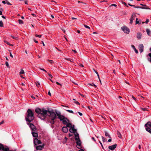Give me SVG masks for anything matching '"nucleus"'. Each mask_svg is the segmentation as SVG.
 <instances>
[{"instance_id": "nucleus-64", "label": "nucleus", "mask_w": 151, "mask_h": 151, "mask_svg": "<svg viewBox=\"0 0 151 151\" xmlns=\"http://www.w3.org/2000/svg\"><path fill=\"white\" fill-rule=\"evenodd\" d=\"M92 139V140H93L94 141H96V140L95 139H94V138L93 137H92V138H91Z\"/></svg>"}, {"instance_id": "nucleus-37", "label": "nucleus", "mask_w": 151, "mask_h": 151, "mask_svg": "<svg viewBox=\"0 0 151 151\" xmlns=\"http://www.w3.org/2000/svg\"><path fill=\"white\" fill-rule=\"evenodd\" d=\"M19 22L20 24H22L23 23V21L19 19Z\"/></svg>"}, {"instance_id": "nucleus-8", "label": "nucleus", "mask_w": 151, "mask_h": 151, "mask_svg": "<svg viewBox=\"0 0 151 151\" xmlns=\"http://www.w3.org/2000/svg\"><path fill=\"white\" fill-rule=\"evenodd\" d=\"M136 17V15L135 14H133L132 15L130 19V22H129L130 24H132L133 21V20H134Z\"/></svg>"}, {"instance_id": "nucleus-26", "label": "nucleus", "mask_w": 151, "mask_h": 151, "mask_svg": "<svg viewBox=\"0 0 151 151\" xmlns=\"http://www.w3.org/2000/svg\"><path fill=\"white\" fill-rule=\"evenodd\" d=\"M94 71L95 72V73L97 75V76H98V77L99 79V80L100 82V83H101V81L100 79L99 78V74L95 70H94Z\"/></svg>"}, {"instance_id": "nucleus-38", "label": "nucleus", "mask_w": 151, "mask_h": 151, "mask_svg": "<svg viewBox=\"0 0 151 151\" xmlns=\"http://www.w3.org/2000/svg\"><path fill=\"white\" fill-rule=\"evenodd\" d=\"M141 109H142L143 111H148V109L147 108H141Z\"/></svg>"}, {"instance_id": "nucleus-34", "label": "nucleus", "mask_w": 151, "mask_h": 151, "mask_svg": "<svg viewBox=\"0 0 151 151\" xmlns=\"http://www.w3.org/2000/svg\"><path fill=\"white\" fill-rule=\"evenodd\" d=\"M0 27H3V23L2 21H0Z\"/></svg>"}, {"instance_id": "nucleus-51", "label": "nucleus", "mask_w": 151, "mask_h": 151, "mask_svg": "<svg viewBox=\"0 0 151 151\" xmlns=\"http://www.w3.org/2000/svg\"><path fill=\"white\" fill-rule=\"evenodd\" d=\"M135 8H140V9H141V8H142V7L139 6H135Z\"/></svg>"}, {"instance_id": "nucleus-57", "label": "nucleus", "mask_w": 151, "mask_h": 151, "mask_svg": "<svg viewBox=\"0 0 151 151\" xmlns=\"http://www.w3.org/2000/svg\"><path fill=\"white\" fill-rule=\"evenodd\" d=\"M28 1H24L25 4H28Z\"/></svg>"}, {"instance_id": "nucleus-58", "label": "nucleus", "mask_w": 151, "mask_h": 151, "mask_svg": "<svg viewBox=\"0 0 151 151\" xmlns=\"http://www.w3.org/2000/svg\"><path fill=\"white\" fill-rule=\"evenodd\" d=\"M73 61H74V60L73 59H71L70 60V61L71 62H73Z\"/></svg>"}, {"instance_id": "nucleus-24", "label": "nucleus", "mask_w": 151, "mask_h": 151, "mask_svg": "<svg viewBox=\"0 0 151 151\" xmlns=\"http://www.w3.org/2000/svg\"><path fill=\"white\" fill-rule=\"evenodd\" d=\"M105 135L106 137H108L109 138H111V137L109 133L106 131L105 132Z\"/></svg>"}, {"instance_id": "nucleus-52", "label": "nucleus", "mask_w": 151, "mask_h": 151, "mask_svg": "<svg viewBox=\"0 0 151 151\" xmlns=\"http://www.w3.org/2000/svg\"><path fill=\"white\" fill-rule=\"evenodd\" d=\"M114 6L115 7H116L117 6V5L115 4H112L111 5V6Z\"/></svg>"}, {"instance_id": "nucleus-36", "label": "nucleus", "mask_w": 151, "mask_h": 151, "mask_svg": "<svg viewBox=\"0 0 151 151\" xmlns=\"http://www.w3.org/2000/svg\"><path fill=\"white\" fill-rule=\"evenodd\" d=\"M36 83V85L37 86V87H39V86L40 85V83L38 82H37Z\"/></svg>"}, {"instance_id": "nucleus-40", "label": "nucleus", "mask_w": 151, "mask_h": 151, "mask_svg": "<svg viewBox=\"0 0 151 151\" xmlns=\"http://www.w3.org/2000/svg\"><path fill=\"white\" fill-rule=\"evenodd\" d=\"M48 61L50 62V63L52 64L53 63V60H48Z\"/></svg>"}, {"instance_id": "nucleus-6", "label": "nucleus", "mask_w": 151, "mask_h": 151, "mask_svg": "<svg viewBox=\"0 0 151 151\" xmlns=\"http://www.w3.org/2000/svg\"><path fill=\"white\" fill-rule=\"evenodd\" d=\"M122 30L124 32L127 34H129V28L125 26H124L122 27Z\"/></svg>"}, {"instance_id": "nucleus-63", "label": "nucleus", "mask_w": 151, "mask_h": 151, "mask_svg": "<svg viewBox=\"0 0 151 151\" xmlns=\"http://www.w3.org/2000/svg\"><path fill=\"white\" fill-rule=\"evenodd\" d=\"M132 98L134 100H135L136 99V98L134 97L133 96H132Z\"/></svg>"}, {"instance_id": "nucleus-18", "label": "nucleus", "mask_w": 151, "mask_h": 151, "mask_svg": "<svg viewBox=\"0 0 151 151\" xmlns=\"http://www.w3.org/2000/svg\"><path fill=\"white\" fill-rule=\"evenodd\" d=\"M76 134H75V139H76V140H77V141H78V140H80L79 139V134H78L76 133Z\"/></svg>"}, {"instance_id": "nucleus-20", "label": "nucleus", "mask_w": 151, "mask_h": 151, "mask_svg": "<svg viewBox=\"0 0 151 151\" xmlns=\"http://www.w3.org/2000/svg\"><path fill=\"white\" fill-rule=\"evenodd\" d=\"M146 31L147 35L149 36H151V32L148 29H147Z\"/></svg>"}, {"instance_id": "nucleus-28", "label": "nucleus", "mask_w": 151, "mask_h": 151, "mask_svg": "<svg viewBox=\"0 0 151 151\" xmlns=\"http://www.w3.org/2000/svg\"><path fill=\"white\" fill-rule=\"evenodd\" d=\"M88 84L89 85L91 86H93L95 88H96L97 87L96 86L95 84L94 83H92V84L88 83Z\"/></svg>"}, {"instance_id": "nucleus-12", "label": "nucleus", "mask_w": 151, "mask_h": 151, "mask_svg": "<svg viewBox=\"0 0 151 151\" xmlns=\"http://www.w3.org/2000/svg\"><path fill=\"white\" fill-rule=\"evenodd\" d=\"M117 146V145L116 144H115L114 145H112L111 146H110L108 148L109 149L111 150H113L114 149H115Z\"/></svg>"}, {"instance_id": "nucleus-4", "label": "nucleus", "mask_w": 151, "mask_h": 151, "mask_svg": "<svg viewBox=\"0 0 151 151\" xmlns=\"http://www.w3.org/2000/svg\"><path fill=\"white\" fill-rule=\"evenodd\" d=\"M48 112L50 114L49 116L51 118V119L55 120L56 118V116H57L56 112L55 113L53 111H48Z\"/></svg>"}, {"instance_id": "nucleus-11", "label": "nucleus", "mask_w": 151, "mask_h": 151, "mask_svg": "<svg viewBox=\"0 0 151 151\" xmlns=\"http://www.w3.org/2000/svg\"><path fill=\"white\" fill-rule=\"evenodd\" d=\"M139 50L140 52H142L143 51L144 46L142 44H140L139 46Z\"/></svg>"}, {"instance_id": "nucleus-2", "label": "nucleus", "mask_w": 151, "mask_h": 151, "mask_svg": "<svg viewBox=\"0 0 151 151\" xmlns=\"http://www.w3.org/2000/svg\"><path fill=\"white\" fill-rule=\"evenodd\" d=\"M34 118V114L32 110L30 109H28L27 111V116L25 118L26 121L30 122H32Z\"/></svg>"}, {"instance_id": "nucleus-17", "label": "nucleus", "mask_w": 151, "mask_h": 151, "mask_svg": "<svg viewBox=\"0 0 151 151\" xmlns=\"http://www.w3.org/2000/svg\"><path fill=\"white\" fill-rule=\"evenodd\" d=\"M142 34L138 32L137 33V37L138 39H141Z\"/></svg>"}, {"instance_id": "nucleus-48", "label": "nucleus", "mask_w": 151, "mask_h": 151, "mask_svg": "<svg viewBox=\"0 0 151 151\" xmlns=\"http://www.w3.org/2000/svg\"><path fill=\"white\" fill-rule=\"evenodd\" d=\"M134 50L135 51V52L136 53H138V51L136 49H135Z\"/></svg>"}, {"instance_id": "nucleus-30", "label": "nucleus", "mask_w": 151, "mask_h": 151, "mask_svg": "<svg viewBox=\"0 0 151 151\" xmlns=\"http://www.w3.org/2000/svg\"><path fill=\"white\" fill-rule=\"evenodd\" d=\"M136 24H140V23H139V21L138 20V19L137 18L136 19Z\"/></svg>"}, {"instance_id": "nucleus-16", "label": "nucleus", "mask_w": 151, "mask_h": 151, "mask_svg": "<svg viewBox=\"0 0 151 151\" xmlns=\"http://www.w3.org/2000/svg\"><path fill=\"white\" fill-rule=\"evenodd\" d=\"M140 5L143 6L142 7V8H141V9H150L148 7H147V6L146 5L143 4H140Z\"/></svg>"}, {"instance_id": "nucleus-9", "label": "nucleus", "mask_w": 151, "mask_h": 151, "mask_svg": "<svg viewBox=\"0 0 151 151\" xmlns=\"http://www.w3.org/2000/svg\"><path fill=\"white\" fill-rule=\"evenodd\" d=\"M69 131L71 133H75L76 131V130L75 129L74 125H73L70 129H69Z\"/></svg>"}, {"instance_id": "nucleus-15", "label": "nucleus", "mask_w": 151, "mask_h": 151, "mask_svg": "<svg viewBox=\"0 0 151 151\" xmlns=\"http://www.w3.org/2000/svg\"><path fill=\"white\" fill-rule=\"evenodd\" d=\"M43 146L41 145H39L36 147V149L37 150H42Z\"/></svg>"}, {"instance_id": "nucleus-32", "label": "nucleus", "mask_w": 151, "mask_h": 151, "mask_svg": "<svg viewBox=\"0 0 151 151\" xmlns=\"http://www.w3.org/2000/svg\"><path fill=\"white\" fill-rule=\"evenodd\" d=\"M35 36L36 37H38L39 38H41L42 35H38L37 34H35Z\"/></svg>"}, {"instance_id": "nucleus-25", "label": "nucleus", "mask_w": 151, "mask_h": 151, "mask_svg": "<svg viewBox=\"0 0 151 151\" xmlns=\"http://www.w3.org/2000/svg\"><path fill=\"white\" fill-rule=\"evenodd\" d=\"M72 126V125L69 122L68 123L66 124V127L71 128Z\"/></svg>"}, {"instance_id": "nucleus-21", "label": "nucleus", "mask_w": 151, "mask_h": 151, "mask_svg": "<svg viewBox=\"0 0 151 151\" xmlns=\"http://www.w3.org/2000/svg\"><path fill=\"white\" fill-rule=\"evenodd\" d=\"M150 50L151 52V47L150 48ZM148 56L150 58H148L147 60L148 61H150L151 63V53H150L148 54Z\"/></svg>"}, {"instance_id": "nucleus-3", "label": "nucleus", "mask_w": 151, "mask_h": 151, "mask_svg": "<svg viewBox=\"0 0 151 151\" xmlns=\"http://www.w3.org/2000/svg\"><path fill=\"white\" fill-rule=\"evenodd\" d=\"M56 112L58 118L60 121H62V122L64 124H66L68 123L69 122V120L64 116L62 115L60 112L56 111Z\"/></svg>"}, {"instance_id": "nucleus-53", "label": "nucleus", "mask_w": 151, "mask_h": 151, "mask_svg": "<svg viewBox=\"0 0 151 151\" xmlns=\"http://www.w3.org/2000/svg\"><path fill=\"white\" fill-rule=\"evenodd\" d=\"M132 48L133 49H134V50L136 49L134 46L133 45H132Z\"/></svg>"}, {"instance_id": "nucleus-46", "label": "nucleus", "mask_w": 151, "mask_h": 151, "mask_svg": "<svg viewBox=\"0 0 151 151\" xmlns=\"http://www.w3.org/2000/svg\"><path fill=\"white\" fill-rule=\"evenodd\" d=\"M40 69L41 70H43V71H45V72H47L44 69H43V68H40Z\"/></svg>"}, {"instance_id": "nucleus-41", "label": "nucleus", "mask_w": 151, "mask_h": 151, "mask_svg": "<svg viewBox=\"0 0 151 151\" xmlns=\"http://www.w3.org/2000/svg\"><path fill=\"white\" fill-rule=\"evenodd\" d=\"M5 64L7 67H9V64L7 62H6Z\"/></svg>"}, {"instance_id": "nucleus-49", "label": "nucleus", "mask_w": 151, "mask_h": 151, "mask_svg": "<svg viewBox=\"0 0 151 151\" xmlns=\"http://www.w3.org/2000/svg\"><path fill=\"white\" fill-rule=\"evenodd\" d=\"M149 21V20L148 19H147L145 21V23L146 24H147Z\"/></svg>"}, {"instance_id": "nucleus-56", "label": "nucleus", "mask_w": 151, "mask_h": 151, "mask_svg": "<svg viewBox=\"0 0 151 151\" xmlns=\"http://www.w3.org/2000/svg\"><path fill=\"white\" fill-rule=\"evenodd\" d=\"M4 120H2L1 122H0V125H1V124H3L4 122Z\"/></svg>"}, {"instance_id": "nucleus-1", "label": "nucleus", "mask_w": 151, "mask_h": 151, "mask_svg": "<svg viewBox=\"0 0 151 151\" xmlns=\"http://www.w3.org/2000/svg\"><path fill=\"white\" fill-rule=\"evenodd\" d=\"M35 111L36 113L38 114V117L42 120H44L45 119L47 116V113L48 112V110H45L44 108L40 109L37 108L36 109Z\"/></svg>"}, {"instance_id": "nucleus-35", "label": "nucleus", "mask_w": 151, "mask_h": 151, "mask_svg": "<svg viewBox=\"0 0 151 151\" xmlns=\"http://www.w3.org/2000/svg\"><path fill=\"white\" fill-rule=\"evenodd\" d=\"M66 111H68V112L70 113H73V114L74 113L73 112L72 110H66Z\"/></svg>"}, {"instance_id": "nucleus-45", "label": "nucleus", "mask_w": 151, "mask_h": 151, "mask_svg": "<svg viewBox=\"0 0 151 151\" xmlns=\"http://www.w3.org/2000/svg\"><path fill=\"white\" fill-rule=\"evenodd\" d=\"M56 84H57L58 85H60L61 86H62V84H61L60 83H59L58 82L56 81Z\"/></svg>"}, {"instance_id": "nucleus-55", "label": "nucleus", "mask_w": 151, "mask_h": 151, "mask_svg": "<svg viewBox=\"0 0 151 151\" xmlns=\"http://www.w3.org/2000/svg\"><path fill=\"white\" fill-rule=\"evenodd\" d=\"M128 4L130 6H132V7H135V6L134 5H131V4Z\"/></svg>"}, {"instance_id": "nucleus-33", "label": "nucleus", "mask_w": 151, "mask_h": 151, "mask_svg": "<svg viewBox=\"0 0 151 151\" xmlns=\"http://www.w3.org/2000/svg\"><path fill=\"white\" fill-rule=\"evenodd\" d=\"M54 120L51 119L50 121V123L52 124H53L55 123Z\"/></svg>"}, {"instance_id": "nucleus-27", "label": "nucleus", "mask_w": 151, "mask_h": 151, "mask_svg": "<svg viewBox=\"0 0 151 151\" xmlns=\"http://www.w3.org/2000/svg\"><path fill=\"white\" fill-rule=\"evenodd\" d=\"M117 135H118V137L119 138H122V135L118 131H117Z\"/></svg>"}, {"instance_id": "nucleus-13", "label": "nucleus", "mask_w": 151, "mask_h": 151, "mask_svg": "<svg viewBox=\"0 0 151 151\" xmlns=\"http://www.w3.org/2000/svg\"><path fill=\"white\" fill-rule=\"evenodd\" d=\"M76 143L77 144V146H78L77 147V148L79 149L80 148L81 146V142L80 140H78V141L76 142Z\"/></svg>"}, {"instance_id": "nucleus-42", "label": "nucleus", "mask_w": 151, "mask_h": 151, "mask_svg": "<svg viewBox=\"0 0 151 151\" xmlns=\"http://www.w3.org/2000/svg\"><path fill=\"white\" fill-rule=\"evenodd\" d=\"M74 103H75L76 104H77V105L80 104L79 103L78 101H75L74 102Z\"/></svg>"}, {"instance_id": "nucleus-22", "label": "nucleus", "mask_w": 151, "mask_h": 151, "mask_svg": "<svg viewBox=\"0 0 151 151\" xmlns=\"http://www.w3.org/2000/svg\"><path fill=\"white\" fill-rule=\"evenodd\" d=\"M3 151H12V150H10L9 148L7 147H4L3 149Z\"/></svg>"}, {"instance_id": "nucleus-14", "label": "nucleus", "mask_w": 151, "mask_h": 151, "mask_svg": "<svg viewBox=\"0 0 151 151\" xmlns=\"http://www.w3.org/2000/svg\"><path fill=\"white\" fill-rule=\"evenodd\" d=\"M62 131L65 133H66L68 131L67 127H63L62 128Z\"/></svg>"}, {"instance_id": "nucleus-29", "label": "nucleus", "mask_w": 151, "mask_h": 151, "mask_svg": "<svg viewBox=\"0 0 151 151\" xmlns=\"http://www.w3.org/2000/svg\"><path fill=\"white\" fill-rule=\"evenodd\" d=\"M24 72L23 69H21L20 72H19L20 74H24Z\"/></svg>"}, {"instance_id": "nucleus-5", "label": "nucleus", "mask_w": 151, "mask_h": 151, "mask_svg": "<svg viewBox=\"0 0 151 151\" xmlns=\"http://www.w3.org/2000/svg\"><path fill=\"white\" fill-rule=\"evenodd\" d=\"M146 128V129L147 131L148 132H151V122H148L145 125Z\"/></svg>"}, {"instance_id": "nucleus-44", "label": "nucleus", "mask_w": 151, "mask_h": 151, "mask_svg": "<svg viewBox=\"0 0 151 151\" xmlns=\"http://www.w3.org/2000/svg\"><path fill=\"white\" fill-rule=\"evenodd\" d=\"M12 37L14 39H15V40H17V37H14V36H12Z\"/></svg>"}, {"instance_id": "nucleus-23", "label": "nucleus", "mask_w": 151, "mask_h": 151, "mask_svg": "<svg viewBox=\"0 0 151 151\" xmlns=\"http://www.w3.org/2000/svg\"><path fill=\"white\" fill-rule=\"evenodd\" d=\"M4 146L3 145L0 143V151H3Z\"/></svg>"}, {"instance_id": "nucleus-59", "label": "nucleus", "mask_w": 151, "mask_h": 151, "mask_svg": "<svg viewBox=\"0 0 151 151\" xmlns=\"http://www.w3.org/2000/svg\"><path fill=\"white\" fill-rule=\"evenodd\" d=\"M78 113L79 114V115L80 116H81L82 115V114L80 112H78Z\"/></svg>"}, {"instance_id": "nucleus-62", "label": "nucleus", "mask_w": 151, "mask_h": 151, "mask_svg": "<svg viewBox=\"0 0 151 151\" xmlns=\"http://www.w3.org/2000/svg\"><path fill=\"white\" fill-rule=\"evenodd\" d=\"M10 57H11L12 58L13 57V55H12V53L11 52L10 53Z\"/></svg>"}, {"instance_id": "nucleus-31", "label": "nucleus", "mask_w": 151, "mask_h": 151, "mask_svg": "<svg viewBox=\"0 0 151 151\" xmlns=\"http://www.w3.org/2000/svg\"><path fill=\"white\" fill-rule=\"evenodd\" d=\"M101 137H102V141H103V142H105L106 141V139L105 138H104L103 136H102Z\"/></svg>"}, {"instance_id": "nucleus-47", "label": "nucleus", "mask_w": 151, "mask_h": 151, "mask_svg": "<svg viewBox=\"0 0 151 151\" xmlns=\"http://www.w3.org/2000/svg\"><path fill=\"white\" fill-rule=\"evenodd\" d=\"M99 143H100V144H101V147H102V148H103V149H104V147H103V145H102V143H101V142H100V141H99Z\"/></svg>"}, {"instance_id": "nucleus-61", "label": "nucleus", "mask_w": 151, "mask_h": 151, "mask_svg": "<svg viewBox=\"0 0 151 151\" xmlns=\"http://www.w3.org/2000/svg\"><path fill=\"white\" fill-rule=\"evenodd\" d=\"M72 51L73 52H74L75 53H77V51L76 50H72Z\"/></svg>"}, {"instance_id": "nucleus-60", "label": "nucleus", "mask_w": 151, "mask_h": 151, "mask_svg": "<svg viewBox=\"0 0 151 151\" xmlns=\"http://www.w3.org/2000/svg\"><path fill=\"white\" fill-rule=\"evenodd\" d=\"M5 42L6 43L7 45H9L10 43L9 42H8L7 41H5Z\"/></svg>"}, {"instance_id": "nucleus-54", "label": "nucleus", "mask_w": 151, "mask_h": 151, "mask_svg": "<svg viewBox=\"0 0 151 151\" xmlns=\"http://www.w3.org/2000/svg\"><path fill=\"white\" fill-rule=\"evenodd\" d=\"M122 3L124 4L125 6H127V7H128L127 4L125 2H123Z\"/></svg>"}, {"instance_id": "nucleus-50", "label": "nucleus", "mask_w": 151, "mask_h": 151, "mask_svg": "<svg viewBox=\"0 0 151 151\" xmlns=\"http://www.w3.org/2000/svg\"><path fill=\"white\" fill-rule=\"evenodd\" d=\"M33 40H34V42L36 43H38V42L36 40H35V38L33 39Z\"/></svg>"}, {"instance_id": "nucleus-39", "label": "nucleus", "mask_w": 151, "mask_h": 151, "mask_svg": "<svg viewBox=\"0 0 151 151\" xmlns=\"http://www.w3.org/2000/svg\"><path fill=\"white\" fill-rule=\"evenodd\" d=\"M6 3L8 5H12V4H11L9 2V1H6Z\"/></svg>"}, {"instance_id": "nucleus-10", "label": "nucleus", "mask_w": 151, "mask_h": 151, "mask_svg": "<svg viewBox=\"0 0 151 151\" xmlns=\"http://www.w3.org/2000/svg\"><path fill=\"white\" fill-rule=\"evenodd\" d=\"M27 123L28 124H29V127L32 130L35 131L36 130V129L35 127L33 124L29 123Z\"/></svg>"}, {"instance_id": "nucleus-43", "label": "nucleus", "mask_w": 151, "mask_h": 151, "mask_svg": "<svg viewBox=\"0 0 151 151\" xmlns=\"http://www.w3.org/2000/svg\"><path fill=\"white\" fill-rule=\"evenodd\" d=\"M84 26L86 28L88 29H90V27L89 26H87L86 25H84Z\"/></svg>"}, {"instance_id": "nucleus-19", "label": "nucleus", "mask_w": 151, "mask_h": 151, "mask_svg": "<svg viewBox=\"0 0 151 151\" xmlns=\"http://www.w3.org/2000/svg\"><path fill=\"white\" fill-rule=\"evenodd\" d=\"M33 136L34 137H38V134L36 132H32V133Z\"/></svg>"}, {"instance_id": "nucleus-7", "label": "nucleus", "mask_w": 151, "mask_h": 151, "mask_svg": "<svg viewBox=\"0 0 151 151\" xmlns=\"http://www.w3.org/2000/svg\"><path fill=\"white\" fill-rule=\"evenodd\" d=\"M33 142L34 144L35 145H37L42 143L41 141L37 138H35L34 139Z\"/></svg>"}]
</instances>
